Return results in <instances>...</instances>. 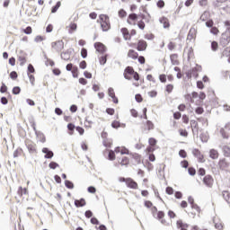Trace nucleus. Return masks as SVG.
Here are the masks:
<instances>
[{
    "label": "nucleus",
    "instance_id": "nucleus-1",
    "mask_svg": "<svg viewBox=\"0 0 230 230\" xmlns=\"http://www.w3.org/2000/svg\"><path fill=\"white\" fill-rule=\"evenodd\" d=\"M97 22H100L102 31H109V30H111V20L109 19V15H99V20H97Z\"/></svg>",
    "mask_w": 230,
    "mask_h": 230
},
{
    "label": "nucleus",
    "instance_id": "nucleus-2",
    "mask_svg": "<svg viewBox=\"0 0 230 230\" xmlns=\"http://www.w3.org/2000/svg\"><path fill=\"white\" fill-rule=\"evenodd\" d=\"M219 132L223 139H229L230 122L226 123L225 128H221Z\"/></svg>",
    "mask_w": 230,
    "mask_h": 230
},
{
    "label": "nucleus",
    "instance_id": "nucleus-3",
    "mask_svg": "<svg viewBox=\"0 0 230 230\" xmlns=\"http://www.w3.org/2000/svg\"><path fill=\"white\" fill-rule=\"evenodd\" d=\"M52 49H55L57 53H60L61 50L64 49V41L58 40L51 43Z\"/></svg>",
    "mask_w": 230,
    "mask_h": 230
},
{
    "label": "nucleus",
    "instance_id": "nucleus-4",
    "mask_svg": "<svg viewBox=\"0 0 230 230\" xmlns=\"http://www.w3.org/2000/svg\"><path fill=\"white\" fill-rule=\"evenodd\" d=\"M229 42H230V33L229 34H227V32L223 33L219 41L220 46H222L223 48H226V46H227Z\"/></svg>",
    "mask_w": 230,
    "mask_h": 230
},
{
    "label": "nucleus",
    "instance_id": "nucleus-5",
    "mask_svg": "<svg viewBox=\"0 0 230 230\" xmlns=\"http://www.w3.org/2000/svg\"><path fill=\"white\" fill-rule=\"evenodd\" d=\"M213 182H215V180H213V176H211V174L204 176L203 183L207 188H213Z\"/></svg>",
    "mask_w": 230,
    "mask_h": 230
},
{
    "label": "nucleus",
    "instance_id": "nucleus-6",
    "mask_svg": "<svg viewBox=\"0 0 230 230\" xmlns=\"http://www.w3.org/2000/svg\"><path fill=\"white\" fill-rule=\"evenodd\" d=\"M126 186L130 188V190H137L138 188L137 182L132 178H127Z\"/></svg>",
    "mask_w": 230,
    "mask_h": 230
},
{
    "label": "nucleus",
    "instance_id": "nucleus-7",
    "mask_svg": "<svg viewBox=\"0 0 230 230\" xmlns=\"http://www.w3.org/2000/svg\"><path fill=\"white\" fill-rule=\"evenodd\" d=\"M93 46L98 53L103 54L107 51V47H105L102 42H95Z\"/></svg>",
    "mask_w": 230,
    "mask_h": 230
},
{
    "label": "nucleus",
    "instance_id": "nucleus-8",
    "mask_svg": "<svg viewBox=\"0 0 230 230\" xmlns=\"http://www.w3.org/2000/svg\"><path fill=\"white\" fill-rule=\"evenodd\" d=\"M146 48H148V44L145 40H138L137 47V51H146Z\"/></svg>",
    "mask_w": 230,
    "mask_h": 230
},
{
    "label": "nucleus",
    "instance_id": "nucleus-9",
    "mask_svg": "<svg viewBox=\"0 0 230 230\" xmlns=\"http://www.w3.org/2000/svg\"><path fill=\"white\" fill-rule=\"evenodd\" d=\"M42 154H45L44 158L45 159H53V156L55 154L51 151V149L48 147H43L41 150Z\"/></svg>",
    "mask_w": 230,
    "mask_h": 230
},
{
    "label": "nucleus",
    "instance_id": "nucleus-10",
    "mask_svg": "<svg viewBox=\"0 0 230 230\" xmlns=\"http://www.w3.org/2000/svg\"><path fill=\"white\" fill-rule=\"evenodd\" d=\"M192 155H194V157H197V159H198V161L199 162V163H204V155H202L201 153H200V150H199V149H197V148H195V149H193L192 150Z\"/></svg>",
    "mask_w": 230,
    "mask_h": 230
},
{
    "label": "nucleus",
    "instance_id": "nucleus-11",
    "mask_svg": "<svg viewBox=\"0 0 230 230\" xmlns=\"http://www.w3.org/2000/svg\"><path fill=\"white\" fill-rule=\"evenodd\" d=\"M229 162L226 158L219 159L218 166L220 170H226L229 168Z\"/></svg>",
    "mask_w": 230,
    "mask_h": 230
},
{
    "label": "nucleus",
    "instance_id": "nucleus-12",
    "mask_svg": "<svg viewBox=\"0 0 230 230\" xmlns=\"http://www.w3.org/2000/svg\"><path fill=\"white\" fill-rule=\"evenodd\" d=\"M74 204L75 208H84V206H86L87 202L85 201V199L81 198L80 199H75L74 201Z\"/></svg>",
    "mask_w": 230,
    "mask_h": 230
},
{
    "label": "nucleus",
    "instance_id": "nucleus-13",
    "mask_svg": "<svg viewBox=\"0 0 230 230\" xmlns=\"http://www.w3.org/2000/svg\"><path fill=\"white\" fill-rule=\"evenodd\" d=\"M176 226L180 230H188V227H190V225L183 223L182 220H178Z\"/></svg>",
    "mask_w": 230,
    "mask_h": 230
},
{
    "label": "nucleus",
    "instance_id": "nucleus-14",
    "mask_svg": "<svg viewBox=\"0 0 230 230\" xmlns=\"http://www.w3.org/2000/svg\"><path fill=\"white\" fill-rule=\"evenodd\" d=\"M196 35H197V30H195V28L191 27L188 33L187 40H193V39H195Z\"/></svg>",
    "mask_w": 230,
    "mask_h": 230
},
{
    "label": "nucleus",
    "instance_id": "nucleus-15",
    "mask_svg": "<svg viewBox=\"0 0 230 230\" xmlns=\"http://www.w3.org/2000/svg\"><path fill=\"white\" fill-rule=\"evenodd\" d=\"M159 22L161 24H163L164 28H170V21L168 20V18L163 16L159 19Z\"/></svg>",
    "mask_w": 230,
    "mask_h": 230
},
{
    "label": "nucleus",
    "instance_id": "nucleus-16",
    "mask_svg": "<svg viewBox=\"0 0 230 230\" xmlns=\"http://www.w3.org/2000/svg\"><path fill=\"white\" fill-rule=\"evenodd\" d=\"M113 152L115 154H120L121 155H128V149L127 148L121 149V147L119 146L116 147Z\"/></svg>",
    "mask_w": 230,
    "mask_h": 230
},
{
    "label": "nucleus",
    "instance_id": "nucleus-17",
    "mask_svg": "<svg viewBox=\"0 0 230 230\" xmlns=\"http://www.w3.org/2000/svg\"><path fill=\"white\" fill-rule=\"evenodd\" d=\"M26 146L30 154H37V148L35 147V144L27 143Z\"/></svg>",
    "mask_w": 230,
    "mask_h": 230
},
{
    "label": "nucleus",
    "instance_id": "nucleus-18",
    "mask_svg": "<svg viewBox=\"0 0 230 230\" xmlns=\"http://www.w3.org/2000/svg\"><path fill=\"white\" fill-rule=\"evenodd\" d=\"M120 31H121L125 40H130V32H128V29L122 28L120 30Z\"/></svg>",
    "mask_w": 230,
    "mask_h": 230
},
{
    "label": "nucleus",
    "instance_id": "nucleus-19",
    "mask_svg": "<svg viewBox=\"0 0 230 230\" xmlns=\"http://www.w3.org/2000/svg\"><path fill=\"white\" fill-rule=\"evenodd\" d=\"M190 127L192 128L193 134H195V130H196V132H199V122H197V120L191 119L190 120Z\"/></svg>",
    "mask_w": 230,
    "mask_h": 230
},
{
    "label": "nucleus",
    "instance_id": "nucleus-20",
    "mask_svg": "<svg viewBox=\"0 0 230 230\" xmlns=\"http://www.w3.org/2000/svg\"><path fill=\"white\" fill-rule=\"evenodd\" d=\"M128 57H129V58H133V60H136L137 57H139V54H137V52H136L134 49H129Z\"/></svg>",
    "mask_w": 230,
    "mask_h": 230
},
{
    "label": "nucleus",
    "instance_id": "nucleus-21",
    "mask_svg": "<svg viewBox=\"0 0 230 230\" xmlns=\"http://www.w3.org/2000/svg\"><path fill=\"white\" fill-rule=\"evenodd\" d=\"M178 57L179 56L177 54H172L170 56L172 66H179V60H177Z\"/></svg>",
    "mask_w": 230,
    "mask_h": 230
},
{
    "label": "nucleus",
    "instance_id": "nucleus-22",
    "mask_svg": "<svg viewBox=\"0 0 230 230\" xmlns=\"http://www.w3.org/2000/svg\"><path fill=\"white\" fill-rule=\"evenodd\" d=\"M222 151L225 157H230V146H223Z\"/></svg>",
    "mask_w": 230,
    "mask_h": 230
},
{
    "label": "nucleus",
    "instance_id": "nucleus-23",
    "mask_svg": "<svg viewBox=\"0 0 230 230\" xmlns=\"http://www.w3.org/2000/svg\"><path fill=\"white\" fill-rule=\"evenodd\" d=\"M209 157L210 159H218V151L216 149H210L209 151Z\"/></svg>",
    "mask_w": 230,
    "mask_h": 230
},
{
    "label": "nucleus",
    "instance_id": "nucleus-24",
    "mask_svg": "<svg viewBox=\"0 0 230 230\" xmlns=\"http://www.w3.org/2000/svg\"><path fill=\"white\" fill-rule=\"evenodd\" d=\"M62 6V3L60 1H58L54 6L51 8V13H57L58 11V8Z\"/></svg>",
    "mask_w": 230,
    "mask_h": 230
},
{
    "label": "nucleus",
    "instance_id": "nucleus-25",
    "mask_svg": "<svg viewBox=\"0 0 230 230\" xmlns=\"http://www.w3.org/2000/svg\"><path fill=\"white\" fill-rule=\"evenodd\" d=\"M65 186L67 188V190H74L75 189V183L69 180H65Z\"/></svg>",
    "mask_w": 230,
    "mask_h": 230
},
{
    "label": "nucleus",
    "instance_id": "nucleus-26",
    "mask_svg": "<svg viewBox=\"0 0 230 230\" xmlns=\"http://www.w3.org/2000/svg\"><path fill=\"white\" fill-rule=\"evenodd\" d=\"M118 159H119V164H121V166H125V165L128 164V157L123 156L122 158H118Z\"/></svg>",
    "mask_w": 230,
    "mask_h": 230
},
{
    "label": "nucleus",
    "instance_id": "nucleus-27",
    "mask_svg": "<svg viewBox=\"0 0 230 230\" xmlns=\"http://www.w3.org/2000/svg\"><path fill=\"white\" fill-rule=\"evenodd\" d=\"M223 198L227 202V204H230V193L227 190H225L222 192Z\"/></svg>",
    "mask_w": 230,
    "mask_h": 230
},
{
    "label": "nucleus",
    "instance_id": "nucleus-28",
    "mask_svg": "<svg viewBox=\"0 0 230 230\" xmlns=\"http://www.w3.org/2000/svg\"><path fill=\"white\" fill-rule=\"evenodd\" d=\"M227 0H216L213 2V6H215V8H220V6H222L223 3H226Z\"/></svg>",
    "mask_w": 230,
    "mask_h": 230
},
{
    "label": "nucleus",
    "instance_id": "nucleus-29",
    "mask_svg": "<svg viewBox=\"0 0 230 230\" xmlns=\"http://www.w3.org/2000/svg\"><path fill=\"white\" fill-rule=\"evenodd\" d=\"M61 58L62 60H69V58H71V54L69 53V51H66L61 53Z\"/></svg>",
    "mask_w": 230,
    "mask_h": 230
},
{
    "label": "nucleus",
    "instance_id": "nucleus-30",
    "mask_svg": "<svg viewBox=\"0 0 230 230\" xmlns=\"http://www.w3.org/2000/svg\"><path fill=\"white\" fill-rule=\"evenodd\" d=\"M133 159H135L137 164H141V155L137 153L132 155Z\"/></svg>",
    "mask_w": 230,
    "mask_h": 230
},
{
    "label": "nucleus",
    "instance_id": "nucleus-31",
    "mask_svg": "<svg viewBox=\"0 0 230 230\" xmlns=\"http://www.w3.org/2000/svg\"><path fill=\"white\" fill-rule=\"evenodd\" d=\"M136 71L134 70V67L132 66H127L124 70V75H133Z\"/></svg>",
    "mask_w": 230,
    "mask_h": 230
},
{
    "label": "nucleus",
    "instance_id": "nucleus-32",
    "mask_svg": "<svg viewBox=\"0 0 230 230\" xmlns=\"http://www.w3.org/2000/svg\"><path fill=\"white\" fill-rule=\"evenodd\" d=\"M69 31H68V33H73V31H76V28H78V25H76V23L75 22H72L70 23L69 25Z\"/></svg>",
    "mask_w": 230,
    "mask_h": 230
},
{
    "label": "nucleus",
    "instance_id": "nucleus-33",
    "mask_svg": "<svg viewBox=\"0 0 230 230\" xmlns=\"http://www.w3.org/2000/svg\"><path fill=\"white\" fill-rule=\"evenodd\" d=\"M108 159L109 161H114V159H116V153H114L112 150L109 151Z\"/></svg>",
    "mask_w": 230,
    "mask_h": 230
},
{
    "label": "nucleus",
    "instance_id": "nucleus-34",
    "mask_svg": "<svg viewBox=\"0 0 230 230\" xmlns=\"http://www.w3.org/2000/svg\"><path fill=\"white\" fill-rule=\"evenodd\" d=\"M72 76L73 78H78V66H75L72 69Z\"/></svg>",
    "mask_w": 230,
    "mask_h": 230
},
{
    "label": "nucleus",
    "instance_id": "nucleus-35",
    "mask_svg": "<svg viewBox=\"0 0 230 230\" xmlns=\"http://www.w3.org/2000/svg\"><path fill=\"white\" fill-rule=\"evenodd\" d=\"M128 18L131 21H134V22H136V21H138L137 13H135L128 14Z\"/></svg>",
    "mask_w": 230,
    "mask_h": 230
},
{
    "label": "nucleus",
    "instance_id": "nucleus-36",
    "mask_svg": "<svg viewBox=\"0 0 230 230\" xmlns=\"http://www.w3.org/2000/svg\"><path fill=\"white\" fill-rule=\"evenodd\" d=\"M99 62L101 66H105V64H107V56H101L99 58Z\"/></svg>",
    "mask_w": 230,
    "mask_h": 230
},
{
    "label": "nucleus",
    "instance_id": "nucleus-37",
    "mask_svg": "<svg viewBox=\"0 0 230 230\" xmlns=\"http://www.w3.org/2000/svg\"><path fill=\"white\" fill-rule=\"evenodd\" d=\"M111 127H112V128H121V122H119L118 120H113L111 122Z\"/></svg>",
    "mask_w": 230,
    "mask_h": 230
},
{
    "label": "nucleus",
    "instance_id": "nucleus-38",
    "mask_svg": "<svg viewBox=\"0 0 230 230\" xmlns=\"http://www.w3.org/2000/svg\"><path fill=\"white\" fill-rule=\"evenodd\" d=\"M32 73H35V67H33V65L29 64L27 67V74L32 75Z\"/></svg>",
    "mask_w": 230,
    "mask_h": 230
},
{
    "label": "nucleus",
    "instance_id": "nucleus-39",
    "mask_svg": "<svg viewBox=\"0 0 230 230\" xmlns=\"http://www.w3.org/2000/svg\"><path fill=\"white\" fill-rule=\"evenodd\" d=\"M58 166L60 165L57 162H50L49 164V167L50 168V170H57Z\"/></svg>",
    "mask_w": 230,
    "mask_h": 230
},
{
    "label": "nucleus",
    "instance_id": "nucleus-40",
    "mask_svg": "<svg viewBox=\"0 0 230 230\" xmlns=\"http://www.w3.org/2000/svg\"><path fill=\"white\" fill-rule=\"evenodd\" d=\"M29 122L31 124V127L33 128L34 132H38L37 124L35 123V120L33 119H30Z\"/></svg>",
    "mask_w": 230,
    "mask_h": 230
},
{
    "label": "nucleus",
    "instance_id": "nucleus-41",
    "mask_svg": "<svg viewBox=\"0 0 230 230\" xmlns=\"http://www.w3.org/2000/svg\"><path fill=\"white\" fill-rule=\"evenodd\" d=\"M146 125L147 127V130H154V122L151 120H146Z\"/></svg>",
    "mask_w": 230,
    "mask_h": 230
},
{
    "label": "nucleus",
    "instance_id": "nucleus-42",
    "mask_svg": "<svg viewBox=\"0 0 230 230\" xmlns=\"http://www.w3.org/2000/svg\"><path fill=\"white\" fill-rule=\"evenodd\" d=\"M6 91H8V86H6V84L4 83H2V85L0 87V93L2 94H4V93H6Z\"/></svg>",
    "mask_w": 230,
    "mask_h": 230
},
{
    "label": "nucleus",
    "instance_id": "nucleus-43",
    "mask_svg": "<svg viewBox=\"0 0 230 230\" xmlns=\"http://www.w3.org/2000/svg\"><path fill=\"white\" fill-rule=\"evenodd\" d=\"M119 17H120V19L127 17V11H125V9H120L119 11Z\"/></svg>",
    "mask_w": 230,
    "mask_h": 230
},
{
    "label": "nucleus",
    "instance_id": "nucleus-44",
    "mask_svg": "<svg viewBox=\"0 0 230 230\" xmlns=\"http://www.w3.org/2000/svg\"><path fill=\"white\" fill-rule=\"evenodd\" d=\"M179 134L181 136V137H188V130L186 129H179Z\"/></svg>",
    "mask_w": 230,
    "mask_h": 230
},
{
    "label": "nucleus",
    "instance_id": "nucleus-45",
    "mask_svg": "<svg viewBox=\"0 0 230 230\" xmlns=\"http://www.w3.org/2000/svg\"><path fill=\"white\" fill-rule=\"evenodd\" d=\"M35 134L36 136H42V137L40 138V141L41 143H46V136H44V133L40 131H36Z\"/></svg>",
    "mask_w": 230,
    "mask_h": 230
},
{
    "label": "nucleus",
    "instance_id": "nucleus-46",
    "mask_svg": "<svg viewBox=\"0 0 230 230\" xmlns=\"http://www.w3.org/2000/svg\"><path fill=\"white\" fill-rule=\"evenodd\" d=\"M13 94H21V87L20 86H14L12 91Z\"/></svg>",
    "mask_w": 230,
    "mask_h": 230
},
{
    "label": "nucleus",
    "instance_id": "nucleus-47",
    "mask_svg": "<svg viewBox=\"0 0 230 230\" xmlns=\"http://www.w3.org/2000/svg\"><path fill=\"white\" fill-rule=\"evenodd\" d=\"M189 175H191V177L195 176L197 173V170L193 167H189L188 169Z\"/></svg>",
    "mask_w": 230,
    "mask_h": 230
},
{
    "label": "nucleus",
    "instance_id": "nucleus-48",
    "mask_svg": "<svg viewBox=\"0 0 230 230\" xmlns=\"http://www.w3.org/2000/svg\"><path fill=\"white\" fill-rule=\"evenodd\" d=\"M11 80H17L19 75L15 71H12L9 75Z\"/></svg>",
    "mask_w": 230,
    "mask_h": 230
},
{
    "label": "nucleus",
    "instance_id": "nucleus-49",
    "mask_svg": "<svg viewBox=\"0 0 230 230\" xmlns=\"http://www.w3.org/2000/svg\"><path fill=\"white\" fill-rule=\"evenodd\" d=\"M75 128L76 127L75 126V124H73L71 122L67 124V128L70 131V134H73V132L75 131Z\"/></svg>",
    "mask_w": 230,
    "mask_h": 230
},
{
    "label": "nucleus",
    "instance_id": "nucleus-50",
    "mask_svg": "<svg viewBox=\"0 0 230 230\" xmlns=\"http://www.w3.org/2000/svg\"><path fill=\"white\" fill-rule=\"evenodd\" d=\"M211 49H212V51H217V49H218V42L212 41L211 42Z\"/></svg>",
    "mask_w": 230,
    "mask_h": 230
},
{
    "label": "nucleus",
    "instance_id": "nucleus-51",
    "mask_svg": "<svg viewBox=\"0 0 230 230\" xmlns=\"http://www.w3.org/2000/svg\"><path fill=\"white\" fill-rule=\"evenodd\" d=\"M210 33H212V35H218V28L213 26V27H210Z\"/></svg>",
    "mask_w": 230,
    "mask_h": 230
},
{
    "label": "nucleus",
    "instance_id": "nucleus-52",
    "mask_svg": "<svg viewBox=\"0 0 230 230\" xmlns=\"http://www.w3.org/2000/svg\"><path fill=\"white\" fill-rule=\"evenodd\" d=\"M27 191L28 190L26 189H22V187H19L18 195L20 196L26 195Z\"/></svg>",
    "mask_w": 230,
    "mask_h": 230
},
{
    "label": "nucleus",
    "instance_id": "nucleus-53",
    "mask_svg": "<svg viewBox=\"0 0 230 230\" xmlns=\"http://www.w3.org/2000/svg\"><path fill=\"white\" fill-rule=\"evenodd\" d=\"M108 95L110 96V98L116 96V93H114V88L110 87L108 89Z\"/></svg>",
    "mask_w": 230,
    "mask_h": 230
},
{
    "label": "nucleus",
    "instance_id": "nucleus-54",
    "mask_svg": "<svg viewBox=\"0 0 230 230\" xmlns=\"http://www.w3.org/2000/svg\"><path fill=\"white\" fill-rule=\"evenodd\" d=\"M148 143L151 146H155L157 145V140L154 137H150Z\"/></svg>",
    "mask_w": 230,
    "mask_h": 230
},
{
    "label": "nucleus",
    "instance_id": "nucleus-55",
    "mask_svg": "<svg viewBox=\"0 0 230 230\" xmlns=\"http://www.w3.org/2000/svg\"><path fill=\"white\" fill-rule=\"evenodd\" d=\"M18 60L20 62V66H24V64H26V58L22 56H19Z\"/></svg>",
    "mask_w": 230,
    "mask_h": 230
},
{
    "label": "nucleus",
    "instance_id": "nucleus-56",
    "mask_svg": "<svg viewBox=\"0 0 230 230\" xmlns=\"http://www.w3.org/2000/svg\"><path fill=\"white\" fill-rule=\"evenodd\" d=\"M31 31L32 29L31 26H28L25 29H23V33H25V35H31Z\"/></svg>",
    "mask_w": 230,
    "mask_h": 230
},
{
    "label": "nucleus",
    "instance_id": "nucleus-57",
    "mask_svg": "<svg viewBox=\"0 0 230 230\" xmlns=\"http://www.w3.org/2000/svg\"><path fill=\"white\" fill-rule=\"evenodd\" d=\"M198 175H200L201 177H204V175H206V169L200 167V168L198 170Z\"/></svg>",
    "mask_w": 230,
    "mask_h": 230
},
{
    "label": "nucleus",
    "instance_id": "nucleus-58",
    "mask_svg": "<svg viewBox=\"0 0 230 230\" xmlns=\"http://www.w3.org/2000/svg\"><path fill=\"white\" fill-rule=\"evenodd\" d=\"M93 211L92 210H86L85 212H84V217H86V218H93Z\"/></svg>",
    "mask_w": 230,
    "mask_h": 230
},
{
    "label": "nucleus",
    "instance_id": "nucleus-59",
    "mask_svg": "<svg viewBox=\"0 0 230 230\" xmlns=\"http://www.w3.org/2000/svg\"><path fill=\"white\" fill-rule=\"evenodd\" d=\"M81 57H82V58H85L87 57V49L83 48L81 49Z\"/></svg>",
    "mask_w": 230,
    "mask_h": 230
},
{
    "label": "nucleus",
    "instance_id": "nucleus-60",
    "mask_svg": "<svg viewBox=\"0 0 230 230\" xmlns=\"http://www.w3.org/2000/svg\"><path fill=\"white\" fill-rule=\"evenodd\" d=\"M137 25L138 26L139 30H145V22H143V20L138 21Z\"/></svg>",
    "mask_w": 230,
    "mask_h": 230
},
{
    "label": "nucleus",
    "instance_id": "nucleus-61",
    "mask_svg": "<svg viewBox=\"0 0 230 230\" xmlns=\"http://www.w3.org/2000/svg\"><path fill=\"white\" fill-rule=\"evenodd\" d=\"M195 112L196 114H204V108H202L201 106L197 107Z\"/></svg>",
    "mask_w": 230,
    "mask_h": 230
},
{
    "label": "nucleus",
    "instance_id": "nucleus-62",
    "mask_svg": "<svg viewBox=\"0 0 230 230\" xmlns=\"http://www.w3.org/2000/svg\"><path fill=\"white\" fill-rule=\"evenodd\" d=\"M21 154H22V149L18 148L13 152V157H18Z\"/></svg>",
    "mask_w": 230,
    "mask_h": 230
},
{
    "label": "nucleus",
    "instance_id": "nucleus-63",
    "mask_svg": "<svg viewBox=\"0 0 230 230\" xmlns=\"http://www.w3.org/2000/svg\"><path fill=\"white\" fill-rule=\"evenodd\" d=\"M165 192H166L167 195H173V188L166 187Z\"/></svg>",
    "mask_w": 230,
    "mask_h": 230
},
{
    "label": "nucleus",
    "instance_id": "nucleus-64",
    "mask_svg": "<svg viewBox=\"0 0 230 230\" xmlns=\"http://www.w3.org/2000/svg\"><path fill=\"white\" fill-rule=\"evenodd\" d=\"M225 26H226V33H229L230 34V21L229 20L225 22Z\"/></svg>",
    "mask_w": 230,
    "mask_h": 230
}]
</instances>
